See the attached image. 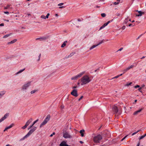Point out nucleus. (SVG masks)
Segmentation results:
<instances>
[{
	"label": "nucleus",
	"mask_w": 146,
	"mask_h": 146,
	"mask_svg": "<svg viewBox=\"0 0 146 146\" xmlns=\"http://www.w3.org/2000/svg\"><path fill=\"white\" fill-rule=\"evenodd\" d=\"M63 137L65 138H72L71 136L67 132H66L63 134Z\"/></svg>",
	"instance_id": "9b49d317"
},
{
	"label": "nucleus",
	"mask_w": 146,
	"mask_h": 146,
	"mask_svg": "<svg viewBox=\"0 0 146 146\" xmlns=\"http://www.w3.org/2000/svg\"><path fill=\"white\" fill-rule=\"evenodd\" d=\"M129 19V18L128 17H127V18L125 19V20H124V23L125 24H126L127 22H128V20Z\"/></svg>",
	"instance_id": "b1692460"
},
{
	"label": "nucleus",
	"mask_w": 146,
	"mask_h": 146,
	"mask_svg": "<svg viewBox=\"0 0 146 146\" xmlns=\"http://www.w3.org/2000/svg\"><path fill=\"white\" fill-rule=\"evenodd\" d=\"M101 16L103 17H104L106 16V14L104 13H102L101 14Z\"/></svg>",
	"instance_id": "473e14b6"
},
{
	"label": "nucleus",
	"mask_w": 146,
	"mask_h": 146,
	"mask_svg": "<svg viewBox=\"0 0 146 146\" xmlns=\"http://www.w3.org/2000/svg\"><path fill=\"white\" fill-rule=\"evenodd\" d=\"M143 108H141L137 111H136L133 114V115H137L138 113L140 112L143 110Z\"/></svg>",
	"instance_id": "dca6fc26"
},
{
	"label": "nucleus",
	"mask_w": 146,
	"mask_h": 146,
	"mask_svg": "<svg viewBox=\"0 0 146 146\" xmlns=\"http://www.w3.org/2000/svg\"><path fill=\"white\" fill-rule=\"evenodd\" d=\"M17 41V39H15L11 41V42H8L7 43V44H12V43H14V42H16Z\"/></svg>",
	"instance_id": "6ab92c4d"
},
{
	"label": "nucleus",
	"mask_w": 146,
	"mask_h": 146,
	"mask_svg": "<svg viewBox=\"0 0 146 146\" xmlns=\"http://www.w3.org/2000/svg\"><path fill=\"white\" fill-rule=\"evenodd\" d=\"M122 74H119V75H118L119 77L120 76H122Z\"/></svg>",
	"instance_id": "338daca9"
},
{
	"label": "nucleus",
	"mask_w": 146,
	"mask_h": 146,
	"mask_svg": "<svg viewBox=\"0 0 146 146\" xmlns=\"http://www.w3.org/2000/svg\"><path fill=\"white\" fill-rule=\"evenodd\" d=\"M74 54V53L73 52L71 53L68 56L67 58H69L71 57Z\"/></svg>",
	"instance_id": "7c9ffc66"
},
{
	"label": "nucleus",
	"mask_w": 146,
	"mask_h": 146,
	"mask_svg": "<svg viewBox=\"0 0 146 146\" xmlns=\"http://www.w3.org/2000/svg\"><path fill=\"white\" fill-rule=\"evenodd\" d=\"M145 56H143L142 58H141V59H143V58H145Z\"/></svg>",
	"instance_id": "bf43d9fd"
},
{
	"label": "nucleus",
	"mask_w": 146,
	"mask_h": 146,
	"mask_svg": "<svg viewBox=\"0 0 146 146\" xmlns=\"http://www.w3.org/2000/svg\"><path fill=\"white\" fill-rule=\"evenodd\" d=\"M123 49V48H120L117 51H121V50L122 49Z\"/></svg>",
	"instance_id": "6e6d98bb"
},
{
	"label": "nucleus",
	"mask_w": 146,
	"mask_h": 146,
	"mask_svg": "<svg viewBox=\"0 0 146 146\" xmlns=\"http://www.w3.org/2000/svg\"><path fill=\"white\" fill-rule=\"evenodd\" d=\"M4 25V24L3 23H2L1 24H0V26H3Z\"/></svg>",
	"instance_id": "5fc2aeb1"
},
{
	"label": "nucleus",
	"mask_w": 146,
	"mask_h": 146,
	"mask_svg": "<svg viewBox=\"0 0 146 146\" xmlns=\"http://www.w3.org/2000/svg\"><path fill=\"white\" fill-rule=\"evenodd\" d=\"M140 145V142H139L137 144V145L136 146H139Z\"/></svg>",
	"instance_id": "680f3d73"
},
{
	"label": "nucleus",
	"mask_w": 146,
	"mask_h": 146,
	"mask_svg": "<svg viewBox=\"0 0 146 146\" xmlns=\"http://www.w3.org/2000/svg\"><path fill=\"white\" fill-rule=\"evenodd\" d=\"M91 81L90 79L89 76L87 75L84 76L81 79V85H83L86 84Z\"/></svg>",
	"instance_id": "f257e3e1"
},
{
	"label": "nucleus",
	"mask_w": 146,
	"mask_h": 146,
	"mask_svg": "<svg viewBox=\"0 0 146 146\" xmlns=\"http://www.w3.org/2000/svg\"><path fill=\"white\" fill-rule=\"evenodd\" d=\"M31 82H29L24 84L22 86V90H25L27 89L31 85Z\"/></svg>",
	"instance_id": "6e6552de"
},
{
	"label": "nucleus",
	"mask_w": 146,
	"mask_h": 146,
	"mask_svg": "<svg viewBox=\"0 0 146 146\" xmlns=\"http://www.w3.org/2000/svg\"><path fill=\"white\" fill-rule=\"evenodd\" d=\"M47 38V37L43 36L40 38H37L36 39V40H39L40 41L45 40Z\"/></svg>",
	"instance_id": "ddd939ff"
},
{
	"label": "nucleus",
	"mask_w": 146,
	"mask_h": 146,
	"mask_svg": "<svg viewBox=\"0 0 146 146\" xmlns=\"http://www.w3.org/2000/svg\"><path fill=\"white\" fill-rule=\"evenodd\" d=\"M9 115V113H6L3 117H2L1 119H0V123L4 120Z\"/></svg>",
	"instance_id": "f8f14e48"
},
{
	"label": "nucleus",
	"mask_w": 146,
	"mask_h": 146,
	"mask_svg": "<svg viewBox=\"0 0 146 146\" xmlns=\"http://www.w3.org/2000/svg\"><path fill=\"white\" fill-rule=\"evenodd\" d=\"M83 98V96H81V97L78 99V101H80Z\"/></svg>",
	"instance_id": "09e8293b"
},
{
	"label": "nucleus",
	"mask_w": 146,
	"mask_h": 146,
	"mask_svg": "<svg viewBox=\"0 0 146 146\" xmlns=\"http://www.w3.org/2000/svg\"><path fill=\"white\" fill-rule=\"evenodd\" d=\"M14 124L12 123L9 126L7 127H8V129H9L11 128L12 127L14 126Z\"/></svg>",
	"instance_id": "a878e982"
},
{
	"label": "nucleus",
	"mask_w": 146,
	"mask_h": 146,
	"mask_svg": "<svg viewBox=\"0 0 146 146\" xmlns=\"http://www.w3.org/2000/svg\"><path fill=\"white\" fill-rule=\"evenodd\" d=\"M119 77V76L118 75L113 78H112L111 79V80H112L113 79H114L115 78H118Z\"/></svg>",
	"instance_id": "58836bf2"
},
{
	"label": "nucleus",
	"mask_w": 146,
	"mask_h": 146,
	"mask_svg": "<svg viewBox=\"0 0 146 146\" xmlns=\"http://www.w3.org/2000/svg\"><path fill=\"white\" fill-rule=\"evenodd\" d=\"M41 56V54H40L38 56V61H39L40 60V58Z\"/></svg>",
	"instance_id": "79ce46f5"
},
{
	"label": "nucleus",
	"mask_w": 146,
	"mask_h": 146,
	"mask_svg": "<svg viewBox=\"0 0 146 146\" xmlns=\"http://www.w3.org/2000/svg\"><path fill=\"white\" fill-rule=\"evenodd\" d=\"M32 121V118H31L27 121L25 124L28 126L30 124V123Z\"/></svg>",
	"instance_id": "f3484780"
},
{
	"label": "nucleus",
	"mask_w": 146,
	"mask_h": 146,
	"mask_svg": "<svg viewBox=\"0 0 146 146\" xmlns=\"http://www.w3.org/2000/svg\"><path fill=\"white\" fill-rule=\"evenodd\" d=\"M144 86H145V85L143 84V85L141 87H142V89L143 88V87H144Z\"/></svg>",
	"instance_id": "e2e57ef3"
},
{
	"label": "nucleus",
	"mask_w": 146,
	"mask_h": 146,
	"mask_svg": "<svg viewBox=\"0 0 146 146\" xmlns=\"http://www.w3.org/2000/svg\"><path fill=\"white\" fill-rule=\"evenodd\" d=\"M112 110L114 114L118 113L119 114H120L121 113V110H119L117 107L115 106L113 107Z\"/></svg>",
	"instance_id": "423d86ee"
},
{
	"label": "nucleus",
	"mask_w": 146,
	"mask_h": 146,
	"mask_svg": "<svg viewBox=\"0 0 146 146\" xmlns=\"http://www.w3.org/2000/svg\"><path fill=\"white\" fill-rule=\"evenodd\" d=\"M104 28V27H103V26H101L100 28L99 29V30H101V29H103V28Z\"/></svg>",
	"instance_id": "de8ad7c7"
},
{
	"label": "nucleus",
	"mask_w": 146,
	"mask_h": 146,
	"mask_svg": "<svg viewBox=\"0 0 146 146\" xmlns=\"http://www.w3.org/2000/svg\"><path fill=\"white\" fill-rule=\"evenodd\" d=\"M67 42V41H65L63 44L62 45L61 47L62 48L64 47V46H65L66 45V43Z\"/></svg>",
	"instance_id": "4be33fe9"
},
{
	"label": "nucleus",
	"mask_w": 146,
	"mask_h": 146,
	"mask_svg": "<svg viewBox=\"0 0 146 146\" xmlns=\"http://www.w3.org/2000/svg\"><path fill=\"white\" fill-rule=\"evenodd\" d=\"M84 131V130L83 129L81 130L80 131V133L81 134V136L82 137H83L84 136V134L83 132Z\"/></svg>",
	"instance_id": "aec40b11"
},
{
	"label": "nucleus",
	"mask_w": 146,
	"mask_h": 146,
	"mask_svg": "<svg viewBox=\"0 0 146 146\" xmlns=\"http://www.w3.org/2000/svg\"><path fill=\"white\" fill-rule=\"evenodd\" d=\"M10 7V5H7L6 7H5L4 9H6L9 8Z\"/></svg>",
	"instance_id": "72a5a7b5"
},
{
	"label": "nucleus",
	"mask_w": 146,
	"mask_h": 146,
	"mask_svg": "<svg viewBox=\"0 0 146 146\" xmlns=\"http://www.w3.org/2000/svg\"><path fill=\"white\" fill-rule=\"evenodd\" d=\"M25 70V69L24 68L23 69L20 70L18 72L16 73V74H19L20 73H21L22 72H23V71H24Z\"/></svg>",
	"instance_id": "5701e85b"
},
{
	"label": "nucleus",
	"mask_w": 146,
	"mask_h": 146,
	"mask_svg": "<svg viewBox=\"0 0 146 146\" xmlns=\"http://www.w3.org/2000/svg\"><path fill=\"white\" fill-rule=\"evenodd\" d=\"M137 65V64L135 63L133 64H132L131 65V66H128L126 69H124L122 71L123 72V74L125 73L127 71L129 70L130 69L133 68L134 67H135Z\"/></svg>",
	"instance_id": "39448f33"
},
{
	"label": "nucleus",
	"mask_w": 146,
	"mask_h": 146,
	"mask_svg": "<svg viewBox=\"0 0 146 146\" xmlns=\"http://www.w3.org/2000/svg\"><path fill=\"white\" fill-rule=\"evenodd\" d=\"M55 134V133L54 132H53L52 134H51L50 135V137H52L53 135H54Z\"/></svg>",
	"instance_id": "37998d69"
},
{
	"label": "nucleus",
	"mask_w": 146,
	"mask_h": 146,
	"mask_svg": "<svg viewBox=\"0 0 146 146\" xmlns=\"http://www.w3.org/2000/svg\"><path fill=\"white\" fill-rule=\"evenodd\" d=\"M141 131V130H139L137 131L136 132H134V133H133L131 135H132V136H133V135H135V134H136V133H137L139 131Z\"/></svg>",
	"instance_id": "bb28decb"
},
{
	"label": "nucleus",
	"mask_w": 146,
	"mask_h": 146,
	"mask_svg": "<svg viewBox=\"0 0 146 146\" xmlns=\"http://www.w3.org/2000/svg\"><path fill=\"white\" fill-rule=\"evenodd\" d=\"M102 139V136L100 134H98L94 137L93 141L95 143H99Z\"/></svg>",
	"instance_id": "7ed1b4c3"
},
{
	"label": "nucleus",
	"mask_w": 146,
	"mask_h": 146,
	"mask_svg": "<svg viewBox=\"0 0 146 146\" xmlns=\"http://www.w3.org/2000/svg\"><path fill=\"white\" fill-rule=\"evenodd\" d=\"M116 15L117 16H120V14L119 13H116Z\"/></svg>",
	"instance_id": "13d9d810"
},
{
	"label": "nucleus",
	"mask_w": 146,
	"mask_h": 146,
	"mask_svg": "<svg viewBox=\"0 0 146 146\" xmlns=\"http://www.w3.org/2000/svg\"><path fill=\"white\" fill-rule=\"evenodd\" d=\"M142 89V87H140L139 88L138 90V91L140 92H141V93H142V91L141 90Z\"/></svg>",
	"instance_id": "4c0bfd02"
},
{
	"label": "nucleus",
	"mask_w": 146,
	"mask_h": 146,
	"mask_svg": "<svg viewBox=\"0 0 146 146\" xmlns=\"http://www.w3.org/2000/svg\"><path fill=\"white\" fill-rule=\"evenodd\" d=\"M144 137H145L144 136V135H142L141 136L139 137V140H141V139H143Z\"/></svg>",
	"instance_id": "c9c22d12"
},
{
	"label": "nucleus",
	"mask_w": 146,
	"mask_h": 146,
	"mask_svg": "<svg viewBox=\"0 0 146 146\" xmlns=\"http://www.w3.org/2000/svg\"><path fill=\"white\" fill-rule=\"evenodd\" d=\"M4 13H5V14H7V15L9 14V12H8V11H5L4 12Z\"/></svg>",
	"instance_id": "3c124183"
},
{
	"label": "nucleus",
	"mask_w": 146,
	"mask_h": 146,
	"mask_svg": "<svg viewBox=\"0 0 146 146\" xmlns=\"http://www.w3.org/2000/svg\"><path fill=\"white\" fill-rule=\"evenodd\" d=\"M85 73V71L82 72L76 75V76L72 77L71 78V79L72 80H77L78 78L81 77L83 74H84Z\"/></svg>",
	"instance_id": "0eeeda50"
},
{
	"label": "nucleus",
	"mask_w": 146,
	"mask_h": 146,
	"mask_svg": "<svg viewBox=\"0 0 146 146\" xmlns=\"http://www.w3.org/2000/svg\"><path fill=\"white\" fill-rule=\"evenodd\" d=\"M139 87H140V86L139 85H137L134 86V88H139Z\"/></svg>",
	"instance_id": "a18cd8bd"
},
{
	"label": "nucleus",
	"mask_w": 146,
	"mask_h": 146,
	"mask_svg": "<svg viewBox=\"0 0 146 146\" xmlns=\"http://www.w3.org/2000/svg\"><path fill=\"white\" fill-rule=\"evenodd\" d=\"M71 94L75 97L78 96V94L77 90L74 89L73 90L71 93Z\"/></svg>",
	"instance_id": "9d476101"
},
{
	"label": "nucleus",
	"mask_w": 146,
	"mask_h": 146,
	"mask_svg": "<svg viewBox=\"0 0 146 146\" xmlns=\"http://www.w3.org/2000/svg\"><path fill=\"white\" fill-rule=\"evenodd\" d=\"M37 129V127L35 126L33 127L32 128H31L30 131L28 132L27 133L25 136L21 140L24 139H25L29 137L30 135H31Z\"/></svg>",
	"instance_id": "f03ea898"
},
{
	"label": "nucleus",
	"mask_w": 146,
	"mask_h": 146,
	"mask_svg": "<svg viewBox=\"0 0 146 146\" xmlns=\"http://www.w3.org/2000/svg\"><path fill=\"white\" fill-rule=\"evenodd\" d=\"M63 4H64V3H61L58 4V6H60L62 5H63Z\"/></svg>",
	"instance_id": "c03bdc74"
},
{
	"label": "nucleus",
	"mask_w": 146,
	"mask_h": 146,
	"mask_svg": "<svg viewBox=\"0 0 146 146\" xmlns=\"http://www.w3.org/2000/svg\"><path fill=\"white\" fill-rule=\"evenodd\" d=\"M104 41V39L102 40L100 42H99L98 44H97L96 45H94L92 46L91 47H90L89 49V50H91L92 49L94 48H95L96 47L98 46L100 44H102V43H103Z\"/></svg>",
	"instance_id": "1a4fd4ad"
},
{
	"label": "nucleus",
	"mask_w": 146,
	"mask_h": 146,
	"mask_svg": "<svg viewBox=\"0 0 146 146\" xmlns=\"http://www.w3.org/2000/svg\"><path fill=\"white\" fill-rule=\"evenodd\" d=\"M64 8V7L63 6H60V7H59V9H61V8Z\"/></svg>",
	"instance_id": "4d7b16f0"
},
{
	"label": "nucleus",
	"mask_w": 146,
	"mask_h": 146,
	"mask_svg": "<svg viewBox=\"0 0 146 146\" xmlns=\"http://www.w3.org/2000/svg\"><path fill=\"white\" fill-rule=\"evenodd\" d=\"M40 17L42 19H46L44 15H42Z\"/></svg>",
	"instance_id": "e433bc0d"
},
{
	"label": "nucleus",
	"mask_w": 146,
	"mask_h": 146,
	"mask_svg": "<svg viewBox=\"0 0 146 146\" xmlns=\"http://www.w3.org/2000/svg\"><path fill=\"white\" fill-rule=\"evenodd\" d=\"M117 2H115L113 3V4L115 5H117L119 4V2L120 1V0H117Z\"/></svg>",
	"instance_id": "393cba45"
},
{
	"label": "nucleus",
	"mask_w": 146,
	"mask_h": 146,
	"mask_svg": "<svg viewBox=\"0 0 146 146\" xmlns=\"http://www.w3.org/2000/svg\"><path fill=\"white\" fill-rule=\"evenodd\" d=\"M11 34H7V35H6L5 36H4L3 38H6L8 36H9L10 35H11Z\"/></svg>",
	"instance_id": "cd10ccee"
},
{
	"label": "nucleus",
	"mask_w": 146,
	"mask_h": 146,
	"mask_svg": "<svg viewBox=\"0 0 146 146\" xmlns=\"http://www.w3.org/2000/svg\"><path fill=\"white\" fill-rule=\"evenodd\" d=\"M5 93V91H3L1 92L0 93V98H1L2 97H3Z\"/></svg>",
	"instance_id": "a211bd4d"
},
{
	"label": "nucleus",
	"mask_w": 146,
	"mask_h": 146,
	"mask_svg": "<svg viewBox=\"0 0 146 146\" xmlns=\"http://www.w3.org/2000/svg\"><path fill=\"white\" fill-rule=\"evenodd\" d=\"M132 82H130V83H127V84H126V85L127 86H128L130 85H131V84H132Z\"/></svg>",
	"instance_id": "a19ab883"
},
{
	"label": "nucleus",
	"mask_w": 146,
	"mask_h": 146,
	"mask_svg": "<svg viewBox=\"0 0 146 146\" xmlns=\"http://www.w3.org/2000/svg\"><path fill=\"white\" fill-rule=\"evenodd\" d=\"M132 25L131 24H130L128 25V26L129 27H130L132 26Z\"/></svg>",
	"instance_id": "69168bd1"
},
{
	"label": "nucleus",
	"mask_w": 146,
	"mask_h": 146,
	"mask_svg": "<svg viewBox=\"0 0 146 146\" xmlns=\"http://www.w3.org/2000/svg\"><path fill=\"white\" fill-rule=\"evenodd\" d=\"M137 101V100H135V101H134V102L133 103V104H135L136 102Z\"/></svg>",
	"instance_id": "052dcab7"
},
{
	"label": "nucleus",
	"mask_w": 146,
	"mask_h": 146,
	"mask_svg": "<svg viewBox=\"0 0 146 146\" xmlns=\"http://www.w3.org/2000/svg\"><path fill=\"white\" fill-rule=\"evenodd\" d=\"M136 11H137L139 13V14L138 15H136V16L139 17L141 16L142 14H144V12H142L141 11H138V10H137Z\"/></svg>",
	"instance_id": "4468645a"
},
{
	"label": "nucleus",
	"mask_w": 146,
	"mask_h": 146,
	"mask_svg": "<svg viewBox=\"0 0 146 146\" xmlns=\"http://www.w3.org/2000/svg\"><path fill=\"white\" fill-rule=\"evenodd\" d=\"M34 126H33V125H30L29 126V127L28 128V129L29 130L30 129H31V128H32L33 127H34Z\"/></svg>",
	"instance_id": "f704fd0d"
},
{
	"label": "nucleus",
	"mask_w": 146,
	"mask_h": 146,
	"mask_svg": "<svg viewBox=\"0 0 146 146\" xmlns=\"http://www.w3.org/2000/svg\"><path fill=\"white\" fill-rule=\"evenodd\" d=\"M142 35H143V34H141V35H140L137 38V39H139Z\"/></svg>",
	"instance_id": "603ef678"
},
{
	"label": "nucleus",
	"mask_w": 146,
	"mask_h": 146,
	"mask_svg": "<svg viewBox=\"0 0 146 146\" xmlns=\"http://www.w3.org/2000/svg\"><path fill=\"white\" fill-rule=\"evenodd\" d=\"M38 121V119H37V120H35V121L33 122V124H32V125H33H33H34V124L36 123Z\"/></svg>",
	"instance_id": "c85d7f7f"
},
{
	"label": "nucleus",
	"mask_w": 146,
	"mask_h": 146,
	"mask_svg": "<svg viewBox=\"0 0 146 146\" xmlns=\"http://www.w3.org/2000/svg\"><path fill=\"white\" fill-rule=\"evenodd\" d=\"M110 22V21H108L107 23L104 24L102 26H103V27H105Z\"/></svg>",
	"instance_id": "412c9836"
},
{
	"label": "nucleus",
	"mask_w": 146,
	"mask_h": 146,
	"mask_svg": "<svg viewBox=\"0 0 146 146\" xmlns=\"http://www.w3.org/2000/svg\"><path fill=\"white\" fill-rule=\"evenodd\" d=\"M80 143H83V141H80Z\"/></svg>",
	"instance_id": "774afa93"
},
{
	"label": "nucleus",
	"mask_w": 146,
	"mask_h": 146,
	"mask_svg": "<svg viewBox=\"0 0 146 146\" xmlns=\"http://www.w3.org/2000/svg\"><path fill=\"white\" fill-rule=\"evenodd\" d=\"M27 126L25 124L24 126L22 127L21 128L22 129H24L26 128Z\"/></svg>",
	"instance_id": "2f4dec72"
},
{
	"label": "nucleus",
	"mask_w": 146,
	"mask_h": 146,
	"mask_svg": "<svg viewBox=\"0 0 146 146\" xmlns=\"http://www.w3.org/2000/svg\"><path fill=\"white\" fill-rule=\"evenodd\" d=\"M77 86H74L72 87V88H77Z\"/></svg>",
	"instance_id": "0e129e2a"
},
{
	"label": "nucleus",
	"mask_w": 146,
	"mask_h": 146,
	"mask_svg": "<svg viewBox=\"0 0 146 146\" xmlns=\"http://www.w3.org/2000/svg\"><path fill=\"white\" fill-rule=\"evenodd\" d=\"M50 115H48L45 119L43 122L40 124V127H41L43 126L46 124L50 120Z\"/></svg>",
	"instance_id": "20e7f679"
},
{
	"label": "nucleus",
	"mask_w": 146,
	"mask_h": 146,
	"mask_svg": "<svg viewBox=\"0 0 146 146\" xmlns=\"http://www.w3.org/2000/svg\"><path fill=\"white\" fill-rule=\"evenodd\" d=\"M8 129V127H6L5 128V129L4 130V131H5L6 130H7Z\"/></svg>",
	"instance_id": "864d4df0"
},
{
	"label": "nucleus",
	"mask_w": 146,
	"mask_h": 146,
	"mask_svg": "<svg viewBox=\"0 0 146 146\" xmlns=\"http://www.w3.org/2000/svg\"><path fill=\"white\" fill-rule=\"evenodd\" d=\"M60 146H70L67 144L65 141L62 142L60 145Z\"/></svg>",
	"instance_id": "2eb2a0df"
},
{
	"label": "nucleus",
	"mask_w": 146,
	"mask_h": 146,
	"mask_svg": "<svg viewBox=\"0 0 146 146\" xmlns=\"http://www.w3.org/2000/svg\"><path fill=\"white\" fill-rule=\"evenodd\" d=\"M125 26H123L122 27V29H123V30H124V29H125Z\"/></svg>",
	"instance_id": "8fccbe9b"
},
{
	"label": "nucleus",
	"mask_w": 146,
	"mask_h": 146,
	"mask_svg": "<svg viewBox=\"0 0 146 146\" xmlns=\"http://www.w3.org/2000/svg\"><path fill=\"white\" fill-rule=\"evenodd\" d=\"M50 15V14L49 13H47V15H46V17H45V18L46 19H48V17Z\"/></svg>",
	"instance_id": "ea45409f"
},
{
	"label": "nucleus",
	"mask_w": 146,
	"mask_h": 146,
	"mask_svg": "<svg viewBox=\"0 0 146 146\" xmlns=\"http://www.w3.org/2000/svg\"><path fill=\"white\" fill-rule=\"evenodd\" d=\"M127 136V135L125 136V137H124L121 140V141H123V140H124L126 138V137Z\"/></svg>",
	"instance_id": "49530a36"
},
{
	"label": "nucleus",
	"mask_w": 146,
	"mask_h": 146,
	"mask_svg": "<svg viewBox=\"0 0 146 146\" xmlns=\"http://www.w3.org/2000/svg\"><path fill=\"white\" fill-rule=\"evenodd\" d=\"M37 90H32V91L31 92V94H33L34 93H35V92H37Z\"/></svg>",
	"instance_id": "c756f323"
}]
</instances>
